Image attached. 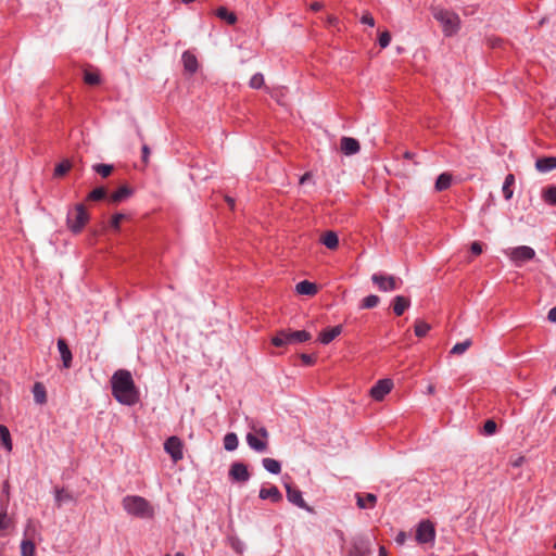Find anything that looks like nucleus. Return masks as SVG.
Listing matches in <instances>:
<instances>
[{
	"label": "nucleus",
	"instance_id": "nucleus-49",
	"mask_svg": "<svg viewBox=\"0 0 556 556\" xmlns=\"http://www.w3.org/2000/svg\"><path fill=\"white\" fill-rule=\"evenodd\" d=\"M470 250L475 255H479L482 253V247L479 242L475 241L470 245Z\"/></svg>",
	"mask_w": 556,
	"mask_h": 556
},
{
	"label": "nucleus",
	"instance_id": "nucleus-24",
	"mask_svg": "<svg viewBox=\"0 0 556 556\" xmlns=\"http://www.w3.org/2000/svg\"><path fill=\"white\" fill-rule=\"evenodd\" d=\"M182 62L185 70L189 73H194L198 70V60L194 54L189 51L182 53Z\"/></svg>",
	"mask_w": 556,
	"mask_h": 556
},
{
	"label": "nucleus",
	"instance_id": "nucleus-60",
	"mask_svg": "<svg viewBox=\"0 0 556 556\" xmlns=\"http://www.w3.org/2000/svg\"><path fill=\"white\" fill-rule=\"evenodd\" d=\"M328 22L330 24H334V23H337V18L331 16V17L328 18Z\"/></svg>",
	"mask_w": 556,
	"mask_h": 556
},
{
	"label": "nucleus",
	"instance_id": "nucleus-28",
	"mask_svg": "<svg viewBox=\"0 0 556 556\" xmlns=\"http://www.w3.org/2000/svg\"><path fill=\"white\" fill-rule=\"evenodd\" d=\"M130 194H131V190L128 187L123 186L118 190H116L115 192H113L111 194L110 201L113 203H118V202L127 199Z\"/></svg>",
	"mask_w": 556,
	"mask_h": 556
},
{
	"label": "nucleus",
	"instance_id": "nucleus-41",
	"mask_svg": "<svg viewBox=\"0 0 556 556\" xmlns=\"http://www.w3.org/2000/svg\"><path fill=\"white\" fill-rule=\"evenodd\" d=\"M92 168L102 177H108L113 170V166L109 164H96Z\"/></svg>",
	"mask_w": 556,
	"mask_h": 556
},
{
	"label": "nucleus",
	"instance_id": "nucleus-43",
	"mask_svg": "<svg viewBox=\"0 0 556 556\" xmlns=\"http://www.w3.org/2000/svg\"><path fill=\"white\" fill-rule=\"evenodd\" d=\"M84 80L88 85H98L100 83V75L96 72H85Z\"/></svg>",
	"mask_w": 556,
	"mask_h": 556
},
{
	"label": "nucleus",
	"instance_id": "nucleus-44",
	"mask_svg": "<svg viewBox=\"0 0 556 556\" xmlns=\"http://www.w3.org/2000/svg\"><path fill=\"white\" fill-rule=\"evenodd\" d=\"M251 88L258 89L264 85V76L261 73L254 74L249 83Z\"/></svg>",
	"mask_w": 556,
	"mask_h": 556
},
{
	"label": "nucleus",
	"instance_id": "nucleus-11",
	"mask_svg": "<svg viewBox=\"0 0 556 556\" xmlns=\"http://www.w3.org/2000/svg\"><path fill=\"white\" fill-rule=\"evenodd\" d=\"M393 381L389 378L378 380L370 389V396L375 401H382L393 389Z\"/></svg>",
	"mask_w": 556,
	"mask_h": 556
},
{
	"label": "nucleus",
	"instance_id": "nucleus-45",
	"mask_svg": "<svg viewBox=\"0 0 556 556\" xmlns=\"http://www.w3.org/2000/svg\"><path fill=\"white\" fill-rule=\"evenodd\" d=\"M483 431L486 435H492L496 431V422L494 420H486L483 426Z\"/></svg>",
	"mask_w": 556,
	"mask_h": 556
},
{
	"label": "nucleus",
	"instance_id": "nucleus-21",
	"mask_svg": "<svg viewBox=\"0 0 556 556\" xmlns=\"http://www.w3.org/2000/svg\"><path fill=\"white\" fill-rule=\"evenodd\" d=\"M410 305L407 298L403 295H396L393 300V312L396 316H401Z\"/></svg>",
	"mask_w": 556,
	"mask_h": 556
},
{
	"label": "nucleus",
	"instance_id": "nucleus-39",
	"mask_svg": "<svg viewBox=\"0 0 556 556\" xmlns=\"http://www.w3.org/2000/svg\"><path fill=\"white\" fill-rule=\"evenodd\" d=\"M379 301H380L379 296H377L375 294H370L363 299L361 307L362 308H374L379 304Z\"/></svg>",
	"mask_w": 556,
	"mask_h": 556
},
{
	"label": "nucleus",
	"instance_id": "nucleus-30",
	"mask_svg": "<svg viewBox=\"0 0 556 556\" xmlns=\"http://www.w3.org/2000/svg\"><path fill=\"white\" fill-rule=\"evenodd\" d=\"M515 182V177L513 174H508L506 177H505V180H504V184H503V187H502V191H503V194H504V198L506 200H510L511 197H513V189H511V186L514 185Z\"/></svg>",
	"mask_w": 556,
	"mask_h": 556
},
{
	"label": "nucleus",
	"instance_id": "nucleus-51",
	"mask_svg": "<svg viewBox=\"0 0 556 556\" xmlns=\"http://www.w3.org/2000/svg\"><path fill=\"white\" fill-rule=\"evenodd\" d=\"M150 156V149L147 144L142 146V161L148 163Z\"/></svg>",
	"mask_w": 556,
	"mask_h": 556
},
{
	"label": "nucleus",
	"instance_id": "nucleus-22",
	"mask_svg": "<svg viewBox=\"0 0 556 556\" xmlns=\"http://www.w3.org/2000/svg\"><path fill=\"white\" fill-rule=\"evenodd\" d=\"M453 176L450 173H442L435 180V191L441 192L448 189L452 185Z\"/></svg>",
	"mask_w": 556,
	"mask_h": 556
},
{
	"label": "nucleus",
	"instance_id": "nucleus-56",
	"mask_svg": "<svg viewBox=\"0 0 556 556\" xmlns=\"http://www.w3.org/2000/svg\"><path fill=\"white\" fill-rule=\"evenodd\" d=\"M321 8H323V3L321 2H314V3L311 4V9L313 11H319Z\"/></svg>",
	"mask_w": 556,
	"mask_h": 556
},
{
	"label": "nucleus",
	"instance_id": "nucleus-6",
	"mask_svg": "<svg viewBox=\"0 0 556 556\" xmlns=\"http://www.w3.org/2000/svg\"><path fill=\"white\" fill-rule=\"evenodd\" d=\"M311 339V333L305 330L298 331H280L273 339L271 343L275 346H283L288 344H294L299 342H306Z\"/></svg>",
	"mask_w": 556,
	"mask_h": 556
},
{
	"label": "nucleus",
	"instance_id": "nucleus-52",
	"mask_svg": "<svg viewBox=\"0 0 556 556\" xmlns=\"http://www.w3.org/2000/svg\"><path fill=\"white\" fill-rule=\"evenodd\" d=\"M525 463L523 456H518L517 458L510 460V465L513 467H520Z\"/></svg>",
	"mask_w": 556,
	"mask_h": 556
},
{
	"label": "nucleus",
	"instance_id": "nucleus-54",
	"mask_svg": "<svg viewBox=\"0 0 556 556\" xmlns=\"http://www.w3.org/2000/svg\"><path fill=\"white\" fill-rule=\"evenodd\" d=\"M406 540V533L405 532H400L396 538H395V542L399 543V544H404Z\"/></svg>",
	"mask_w": 556,
	"mask_h": 556
},
{
	"label": "nucleus",
	"instance_id": "nucleus-23",
	"mask_svg": "<svg viewBox=\"0 0 556 556\" xmlns=\"http://www.w3.org/2000/svg\"><path fill=\"white\" fill-rule=\"evenodd\" d=\"M33 395L34 401L39 404L43 405L47 402V392L46 388L41 382H36L33 387Z\"/></svg>",
	"mask_w": 556,
	"mask_h": 556
},
{
	"label": "nucleus",
	"instance_id": "nucleus-27",
	"mask_svg": "<svg viewBox=\"0 0 556 556\" xmlns=\"http://www.w3.org/2000/svg\"><path fill=\"white\" fill-rule=\"evenodd\" d=\"M262 465H263L264 469L267 470L269 473L278 475L281 471L280 463L274 458H269V457L263 458Z\"/></svg>",
	"mask_w": 556,
	"mask_h": 556
},
{
	"label": "nucleus",
	"instance_id": "nucleus-46",
	"mask_svg": "<svg viewBox=\"0 0 556 556\" xmlns=\"http://www.w3.org/2000/svg\"><path fill=\"white\" fill-rule=\"evenodd\" d=\"M391 35L389 31H383L379 36V46L381 48H387L390 45Z\"/></svg>",
	"mask_w": 556,
	"mask_h": 556
},
{
	"label": "nucleus",
	"instance_id": "nucleus-61",
	"mask_svg": "<svg viewBox=\"0 0 556 556\" xmlns=\"http://www.w3.org/2000/svg\"><path fill=\"white\" fill-rule=\"evenodd\" d=\"M239 545H240V543H238V545H235V544H233V545H232V547H233L237 552L241 553V548L239 547Z\"/></svg>",
	"mask_w": 556,
	"mask_h": 556
},
{
	"label": "nucleus",
	"instance_id": "nucleus-36",
	"mask_svg": "<svg viewBox=\"0 0 556 556\" xmlns=\"http://www.w3.org/2000/svg\"><path fill=\"white\" fill-rule=\"evenodd\" d=\"M22 556H35V544L30 540H24L21 543Z\"/></svg>",
	"mask_w": 556,
	"mask_h": 556
},
{
	"label": "nucleus",
	"instance_id": "nucleus-25",
	"mask_svg": "<svg viewBox=\"0 0 556 556\" xmlns=\"http://www.w3.org/2000/svg\"><path fill=\"white\" fill-rule=\"evenodd\" d=\"M295 290L299 294L314 295L317 292V287L313 282L303 280L296 285Z\"/></svg>",
	"mask_w": 556,
	"mask_h": 556
},
{
	"label": "nucleus",
	"instance_id": "nucleus-10",
	"mask_svg": "<svg viewBox=\"0 0 556 556\" xmlns=\"http://www.w3.org/2000/svg\"><path fill=\"white\" fill-rule=\"evenodd\" d=\"M165 452L170 456L174 463H178L184 458V443L176 437H169L164 443Z\"/></svg>",
	"mask_w": 556,
	"mask_h": 556
},
{
	"label": "nucleus",
	"instance_id": "nucleus-14",
	"mask_svg": "<svg viewBox=\"0 0 556 556\" xmlns=\"http://www.w3.org/2000/svg\"><path fill=\"white\" fill-rule=\"evenodd\" d=\"M342 326L338 325L331 328H327L319 333L318 340L323 344H329L332 340L342 333Z\"/></svg>",
	"mask_w": 556,
	"mask_h": 556
},
{
	"label": "nucleus",
	"instance_id": "nucleus-42",
	"mask_svg": "<svg viewBox=\"0 0 556 556\" xmlns=\"http://www.w3.org/2000/svg\"><path fill=\"white\" fill-rule=\"evenodd\" d=\"M106 195V190L103 188V187H99V188H96L93 189L89 194H88V200H91V201H99V200H102L104 199Z\"/></svg>",
	"mask_w": 556,
	"mask_h": 556
},
{
	"label": "nucleus",
	"instance_id": "nucleus-58",
	"mask_svg": "<svg viewBox=\"0 0 556 556\" xmlns=\"http://www.w3.org/2000/svg\"><path fill=\"white\" fill-rule=\"evenodd\" d=\"M434 391H435L434 386H429V387H428V389H427V392H428L429 394H433V393H434Z\"/></svg>",
	"mask_w": 556,
	"mask_h": 556
},
{
	"label": "nucleus",
	"instance_id": "nucleus-31",
	"mask_svg": "<svg viewBox=\"0 0 556 556\" xmlns=\"http://www.w3.org/2000/svg\"><path fill=\"white\" fill-rule=\"evenodd\" d=\"M0 441H1V443L4 446V448L8 452L12 451L13 445H12V440H11L10 431L3 425H0Z\"/></svg>",
	"mask_w": 556,
	"mask_h": 556
},
{
	"label": "nucleus",
	"instance_id": "nucleus-55",
	"mask_svg": "<svg viewBox=\"0 0 556 556\" xmlns=\"http://www.w3.org/2000/svg\"><path fill=\"white\" fill-rule=\"evenodd\" d=\"M311 178H312V174H311V173H305V174L300 178V184H301V185H303L305 181H308Z\"/></svg>",
	"mask_w": 556,
	"mask_h": 556
},
{
	"label": "nucleus",
	"instance_id": "nucleus-34",
	"mask_svg": "<svg viewBox=\"0 0 556 556\" xmlns=\"http://www.w3.org/2000/svg\"><path fill=\"white\" fill-rule=\"evenodd\" d=\"M471 344L472 341L470 339H467L463 342H458L452 348L451 354L462 355L471 346Z\"/></svg>",
	"mask_w": 556,
	"mask_h": 556
},
{
	"label": "nucleus",
	"instance_id": "nucleus-48",
	"mask_svg": "<svg viewBox=\"0 0 556 556\" xmlns=\"http://www.w3.org/2000/svg\"><path fill=\"white\" fill-rule=\"evenodd\" d=\"M361 22L363 24H366L370 27L375 26V20L374 17L371 16V14L369 12H365L361 18Z\"/></svg>",
	"mask_w": 556,
	"mask_h": 556
},
{
	"label": "nucleus",
	"instance_id": "nucleus-50",
	"mask_svg": "<svg viewBox=\"0 0 556 556\" xmlns=\"http://www.w3.org/2000/svg\"><path fill=\"white\" fill-rule=\"evenodd\" d=\"M301 359L305 365H313L315 363V357L308 354H302Z\"/></svg>",
	"mask_w": 556,
	"mask_h": 556
},
{
	"label": "nucleus",
	"instance_id": "nucleus-63",
	"mask_svg": "<svg viewBox=\"0 0 556 556\" xmlns=\"http://www.w3.org/2000/svg\"><path fill=\"white\" fill-rule=\"evenodd\" d=\"M174 556H185V555H184V553L178 552V553H176Z\"/></svg>",
	"mask_w": 556,
	"mask_h": 556
},
{
	"label": "nucleus",
	"instance_id": "nucleus-57",
	"mask_svg": "<svg viewBox=\"0 0 556 556\" xmlns=\"http://www.w3.org/2000/svg\"><path fill=\"white\" fill-rule=\"evenodd\" d=\"M379 556H388V555H387V551H386V548H384V547H380V549H379Z\"/></svg>",
	"mask_w": 556,
	"mask_h": 556
},
{
	"label": "nucleus",
	"instance_id": "nucleus-1",
	"mask_svg": "<svg viewBox=\"0 0 556 556\" xmlns=\"http://www.w3.org/2000/svg\"><path fill=\"white\" fill-rule=\"evenodd\" d=\"M111 384L112 394L121 404L131 406L138 402L139 394L130 371L116 370L111 378Z\"/></svg>",
	"mask_w": 556,
	"mask_h": 556
},
{
	"label": "nucleus",
	"instance_id": "nucleus-18",
	"mask_svg": "<svg viewBox=\"0 0 556 556\" xmlns=\"http://www.w3.org/2000/svg\"><path fill=\"white\" fill-rule=\"evenodd\" d=\"M341 150L346 155L355 154L359 151V143L354 138L343 137L341 139Z\"/></svg>",
	"mask_w": 556,
	"mask_h": 556
},
{
	"label": "nucleus",
	"instance_id": "nucleus-47",
	"mask_svg": "<svg viewBox=\"0 0 556 556\" xmlns=\"http://www.w3.org/2000/svg\"><path fill=\"white\" fill-rule=\"evenodd\" d=\"M125 218V215L122 214V213H117L115 215H113L112 219H111V226L112 228H114L115 230H118L119 229V224Z\"/></svg>",
	"mask_w": 556,
	"mask_h": 556
},
{
	"label": "nucleus",
	"instance_id": "nucleus-17",
	"mask_svg": "<svg viewBox=\"0 0 556 556\" xmlns=\"http://www.w3.org/2000/svg\"><path fill=\"white\" fill-rule=\"evenodd\" d=\"M535 168L541 173H547L556 169V156H545L538 159L535 162Z\"/></svg>",
	"mask_w": 556,
	"mask_h": 556
},
{
	"label": "nucleus",
	"instance_id": "nucleus-38",
	"mask_svg": "<svg viewBox=\"0 0 556 556\" xmlns=\"http://www.w3.org/2000/svg\"><path fill=\"white\" fill-rule=\"evenodd\" d=\"M71 501H73V496L65 490H56L55 491V502H56L58 506H61L64 503H67Z\"/></svg>",
	"mask_w": 556,
	"mask_h": 556
},
{
	"label": "nucleus",
	"instance_id": "nucleus-16",
	"mask_svg": "<svg viewBox=\"0 0 556 556\" xmlns=\"http://www.w3.org/2000/svg\"><path fill=\"white\" fill-rule=\"evenodd\" d=\"M356 504L361 509L374 508L377 503V496L372 493L359 494L356 495Z\"/></svg>",
	"mask_w": 556,
	"mask_h": 556
},
{
	"label": "nucleus",
	"instance_id": "nucleus-40",
	"mask_svg": "<svg viewBox=\"0 0 556 556\" xmlns=\"http://www.w3.org/2000/svg\"><path fill=\"white\" fill-rule=\"evenodd\" d=\"M72 167V164L68 160H64L59 163L54 168V176H63L65 175Z\"/></svg>",
	"mask_w": 556,
	"mask_h": 556
},
{
	"label": "nucleus",
	"instance_id": "nucleus-64",
	"mask_svg": "<svg viewBox=\"0 0 556 556\" xmlns=\"http://www.w3.org/2000/svg\"><path fill=\"white\" fill-rule=\"evenodd\" d=\"M165 556H170L169 554H166Z\"/></svg>",
	"mask_w": 556,
	"mask_h": 556
},
{
	"label": "nucleus",
	"instance_id": "nucleus-53",
	"mask_svg": "<svg viewBox=\"0 0 556 556\" xmlns=\"http://www.w3.org/2000/svg\"><path fill=\"white\" fill-rule=\"evenodd\" d=\"M547 319L551 323H556V306L549 309V312L547 314Z\"/></svg>",
	"mask_w": 556,
	"mask_h": 556
},
{
	"label": "nucleus",
	"instance_id": "nucleus-4",
	"mask_svg": "<svg viewBox=\"0 0 556 556\" xmlns=\"http://www.w3.org/2000/svg\"><path fill=\"white\" fill-rule=\"evenodd\" d=\"M431 12L434 20L441 24L444 36L451 37L459 30L460 18L455 12L441 7L432 8Z\"/></svg>",
	"mask_w": 556,
	"mask_h": 556
},
{
	"label": "nucleus",
	"instance_id": "nucleus-19",
	"mask_svg": "<svg viewBox=\"0 0 556 556\" xmlns=\"http://www.w3.org/2000/svg\"><path fill=\"white\" fill-rule=\"evenodd\" d=\"M58 349L63 362L64 368H70L72 365V352L63 339L58 340Z\"/></svg>",
	"mask_w": 556,
	"mask_h": 556
},
{
	"label": "nucleus",
	"instance_id": "nucleus-33",
	"mask_svg": "<svg viewBox=\"0 0 556 556\" xmlns=\"http://www.w3.org/2000/svg\"><path fill=\"white\" fill-rule=\"evenodd\" d=\"M239 441L236 433L230 432L224 437V448L226 451H235L238 447Z\"/></svg>",
	"mask_w": 556,
	"mask_h": 556
},
{
	"label": "nucleus",
	"instance_id": "nucleus-15",
	"mask_svg": "<svg viewBox=\"0 0 556 556\" xmlns=\"http://www.w3.org/2000/svg\"><path fill=\"white\" fill-rule=\"evenodd\" d=\"M258 496L261 500H270L273 503H279L282 501V494L275 485L269 488H262L260 490Z\"/></svg>",
	"mask_w": 556,
	"mask_h": 556
},
{
	"label": "nucleus",
	"instance_id": "nucleus-12",
	"mask_svg": "<svg viewBox=\"0 0 556 556\" xmlns=\"http://www.w3.org/2000/svg\"><path fill=\"white\" fill-rule=\"evenodd\" d=\"M285 488L287 492V498L290 503L309 513L313 511L312 507H309L304 501L302 492L299 489L291 486L289 483H286Z\"/></svg>",
	"mask_w": 556,
	"mask_h": 556
},
{
	"label": "nucleus",
	"instance_id": "nucleus-9",
	"mask_svg": "<svg viewBox=\"0 0 556 556\" xmlns=\"http://www.w3.org/2000/svg\"><path fill=\"white\" fill-rule=\"evenodd\" d=\"M435 539L434 525L430 520H422L416 529V541L420 544L433 543Z\"/></svg>",
	"mask_w": 556,
	"mask_h": 556
},
{
	"label": "nucleus",
	"instance_id": "nucleus-35",
	"mask_svg": "<svg viewBox=\"0 0 556 556\" xmlns=\"http://www.w3.org/2000/svg\"><path fill=\"white\" fill-rule=\"evenodd\" d=\"M543 200L551 205H556V187H548L543 191Z\"/></svg>",
	"mask_w": 556,
	"mask_h": 556
},
{
	"label": "nucleus",
	"instance_id": "nucleus-7",
	"mask_svg": "<svg viewBox=\"0 0 556 556\" xmlns=\"http://www.w3.org/2000/svg\"><path fill=\"white\" fill-rule=\"evenodd\" d=\"M505 254L518 267L535 257V251L528 245L509 248L505 250Z\"/></svg>",
	"mask_w": 556,
	"mask_h": 556
},
{
	"label": "nucleus",
	"instance_id": "nucleus-32",
	"mask_svg": "<svg viewBox=\"0 0 556 556\" xmlns=\"http://www.w3.org/2000/svg\"><path fill=\"white\" fill-rule=\"evenodd\" d=\"M216 15L225 20L229 25H233L237 22V16L233 12L228 11L225 7H220L216 10Z\"/></svg>",
	"mask_w": 556,
	"mask_h": 556
},
{
	"label": "nucleus",
	"instance_id": "nucleus-8",
	"mask_svg": "<svg viewBox=\"0 0 556 556\" xmlns=\"http://www.w3.org/2000/svg\"><path fill=\"white\" fill-rule=\"evenodd\" d=\"M371 281L378 287V289L382 292L393 291L400 288L402 280L395 278L391 275L384 274H374L371 276Z\"/></svg>",
	"mask_w": 556,
	"mask_h": 556
},
{
	"label": "nucleus",
	"instance_id": "nucleus-29",
	"mask_svg": "<svg viewBox=\"0 0 556 556\" xmlns=\"http://www.w3.org/2000/svg\"><path fill=\"white\" fill-rule=\"evenodd\" d=\"M12 525L13 522L11 518L8 516L7 511H0V536L7 535Z\"/></svg>",
	"mask_w": 556,
	"mask_h": 556
},
{
	"label": "nucleus",
	"instance_id": "nucleus-62",
	"mask_svg": "<svg viewBox=\"0 0 556 556\" xmlns=\"http://www.w3.org/2000/svg\"><path fill=\"white\" fill-rule=\"evenodd\" d=\"M185 4H188V3H191L193 2L194 0H181Z\"/></svg>",
	"mask_w": 556,
	"mask_h": 556
},
{
	"label": "nucleus",
	"instance_id": "nucleus-2",
	"mask_svg": "<svg viewBox=\"0 0 556 556\" xmlns=\"http://www.w3.org/2000/svg\"><path fill=\"white\" fill-rule=\"evenodd\" d=\"M122 506L124 510L140 519H152L154 518L155 510L151 503L139 495H127L122 500Z\"/></svg>",
	"mask_w": 556,
	"mask_h": 556
},
{
	"label": "nucleus",
	"instance_id": "nucleus-37",
	"mask_svg": "<svg viewBox=\"0 0 556 556\" xmlns=\"http://www.w3.org/2000/svg\"><path fill=\"white\" fill-rule=\"evenodd\" d=\"M430 329V325L424 320H417L415 324V334L417 337H425Z\"/></svg>",
	"mask_w": 556,
	"mask_h": 556
},
{
	"label": "nucleus",
	"instance_id": "nucleus-20",
	"mask_svg": "<svg viewBox=\"0 0 556 556\" xmlns=\"http://www.w3.org/2000/svg\"><path fill=\"white\" fill-rule=\"evenodd\" d=\"M368 544L364 540L354 541L349 552V556H368Z\"/></svg>",
	"mask_w": 556,
	"mask_h": 556
},
{
	"label": "nucleus",
	"instance_id": "nucleus-13",
	"mask_svg": "<svg viewBox=\"0 0 556 556\" xmlns=\"http://www.w3.org/2000/svg\"><path fill=\"white\" fill-rule=\"evenodd\" d=\"M229 477L237 482H247L250 479V472L244 464L233 463L229 469Z\"/></svg>",
	"mask_w": 556,
	"mask_h": 556
},
{
	"label": "nucleus",
	"instance_id": "nucleus-59",
	"mask_svg": "<svg viewBox=\"0 0 556 556\" xmlns=\"http://www.w3.org/2000/svg\"><path fill=\"white\" fill-rule=\"evenodd\" d=\"M226 200H227V202H228L229 206H230V207H233V205H235V201H233V199H231V198H228V197H227V198H226Z\"/></svg>",
	"mask_w": 556,
	"mask_h": 556
},
{
	"label": "nucleus",
	"instance_id": "nucleus-5",
	"mask_svg": "<svg viewBox=\"0 0 556 556\" xmlns=\"http://www.w3.org/2000/svg\"><path fill=\"white\" fill-rule=\"evenodd\" d=\"M88 220L89 214L83 204H77L73 211L67 213V227L74 233L80 232Z\"/></svg>",
	"mask_w": 556,
	"mask_h": 556
},
{
	"label": "nucleus",
	"instance_id": "nucleus-3",
	"mask_svg": "<svg viewBox=\"0 0 556 556\" xmlns=\"http://www.w3.org/2000/svg\"><path fill=\"white\" fill-rule=\"evenodd\" d=\"M250 432L245 435L249 447L257 453H264L268 448L269 433L267 429L255 420L249 421Z\"/></svg>",
	"mask_w": 556,
	"mask_h": 556
},
{
	"label": "nucleus",
	"instance_id": "nucleus-26",
	"mask_svg": "<svg viewBox=\"0 0 556 556\" xmlns=\"http://www.w3.org/2000/svg\"><path fill=\"white\" fill-rule=\"evenodd\" d=\"M320 241L326 248L330 250H334L339 245V238L334 231H327L324 233Z\"/></svg>",
	"mask_w": 556,
	"mask_h": 556
}]
</instances>
